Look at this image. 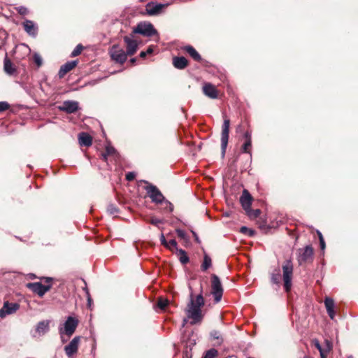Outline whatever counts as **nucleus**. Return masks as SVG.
<instances>
[{"instance_id": "obj_19", "label": "nucleus", "mask_w": 358, "mask_h": 358, "mask_svg": "<svg viewBox=\"0 0 358 358\" xmlns=\"http://www.w3.org/2000/svg\"><path fill=\"white\" fill-rule=\"evenodd\" d=\"M24 31L30 36L35 37L37 35L38 27L31 20H25L22 23Z\"/></svg>"}, {"instance_id": "obj_15", "label": "nucleus", "mask_w": 358, "mask_h": 358, "mask_svg": "<svg viewBox=\"0 0 358 358\" xmlns=\"http://www.w3.org/2000/svg\"><path fill=\"white\" fill-rule=\"evenodd\" d=\"M167 6L168 4L150 2L146 5V11L150 15H155L160 13Z\"/></svg>"}, {"instance_id": "obj_16", "label": "nucleus", "mask_w": 358, "mask_h": 358, "mask_svg": "<svg viewBox=\"0 0 358 358\" xmlns=\"http://www.w3.org/2000/svg\"><path fill=\"white\" fill-rule=\"evenodd\" d=\"M59 110L67 113H73L78 110V103L75 101H65L58 107Z\"/></svg>"}, {"instance_id": "obj_42", "label": "nucleus", "mask_w": 358, "mask_h": 358, "mask_svg": "<svg viewBox=\"0 0 358 358\" xmlns=\"http://www.w3.org/2000/svg\"><path fill=\"white\" fill-rule=\"evenodd\" d=\"M241 232H242L243 234H248L250 236H252L254 234L253 231L251 229H249L246 227H242L241 228Z\"/></svg>"}, {"instance_id": "obj_17", "label": "nucleus", "mask_w": 358, "mask_h": 358, "mask_svg": "<svg viewBox=\"0 0 358 358\" xmlns=\"http://www.w3.org/2000/svg\"><path fill=\"white\" fill-rule=\"evenodd\" d=\"M252 198L247 189L243 191L242 195L240 197V202L243 208L248 212L250 210Z\"/></svg>"}, {"instance_id": "obj_50", "label": "nucleus", "mask_w": 358, "mask_h": 358, "mask_svg": "<svg viewBox=\"0 0 358 358\" xmlns=\"http://www.w3.org/2000/svg\"><path fill=\"white\" fill-rule=\"evenodd\" d=\"M192 233L193 234V236H194V238H195V241H196L197 243H199V242H200V241H199V237H198L197 234H196L194 231H192Z\"/></svg>"}, {"instance_id": "obj_48", "label": "nucleus", "mask_w": 358, "mask_h": 358, "mask_svg": "<svg viewBox=\"0 0 358 358\" xmlns=\"http://www.w3.org/2000/svg\"><path fill=\"white\" fill-rule=\"evenodd\" d=\"M87 298L88 306L90 307L92 300L90 297L89 290H87Z\"/></svg>"}, {"instance_id": "obj_51", "label": "nucleus", "mask_w": 358, "mask_h": 358, "mask_svg": "<svg viewBox=\"0 0 358 358\" xmlns=\"http://www.w3.org/2000/svg\"><path fill=\"white\" fill-rule=\"evenodd\" d=\"M152 52H153V49H152V47H149L148 48V50L145 51V52H147V55L148 54H151V53H152Z\"/></svg>"}, {"instance_id": "obj_25", "label": "nucleus", "mask_w": 358, "mask_h": 358, "mask_svg": "<svg viewBox=\"0 0 358 358\" xmlns=\"http://www.w3.org/2000/svg\"><path fill=\"white\" fill-rule=\"evenodd\" d=\"M245 141L242 146V152L245 153H250V148L252 146L251 134L246 131L244 134Z\"/></svg>"}, {"instance_id": "obj_28", "label": "nucleus", "mask_w": 358, "mask_h": 358, "mask_svg": "<svg viewBox=\"0 0 358 358\" xmlns=\"http://www.w3.org/2000/svg\"><path fill=\"white\" fill-rule=\"evenodd\" d=\"M280 280H281V275L280 273V270L275 269L271 274V281L272 282V283L279 285L280 283Z\"/></svg>"}, {"instance_id": "obj_55", "label": "nucleus", "mask_w": 358, "mask_h": 358, "mask_svg": "<svg viewBox=\"0 0 358 358\" xmlns=\"http://www.w3.org/2000/svg\"><path fill=\"white\" fill-rule=\"evenodd\" d=\"M186 323H187V319H186V318H185V319L183 320L182 327H184V326L185 325V324H186Z\"/></svg>"}, {"instance_id": "obj_14", "label": "nucleus", "mask_w": 358, "mask_h": 358, "mask_svg": "<svg viewBox=\"0 0 358 358\" xmlns=\"http://www.w3.org/2000/svg\"><path fill=\"white\" fill-rule=\"evenodd\" d=\"M19 308L20 306L17 303L5 302L3 308L0 310V317L3 318L7 315L13 314L15 313Z\"/></svg>"}, {"instance_id": "obj_6", "label": "nucleus", "mask_w": 358, "mask_h": 358, "mask_svg": "<svg viewBox=\"0 0 358 358\" xmlns=\"http://www.w3.org/2000/svg\"><path fill=\"white\" fill-rule=\"evenodd\" d=\"M111 59L117 63L124 64L129 55L119 45H113L109 50Z\"/></svg>"}, {"instance_id": "obj_44", "label": "nucleus", "mask_w": 358, "mask_h": 358, "mask_svg": "<svg viewBox=\"0 0 358 358\" xmlns=\"http://www.w3.org/2000/svg\"><path fill=\"white\" fill-rule=\"evenodd\" d=\"M150 223L153 225H158L159 224L162 223V221L158 218H152L150 220Z\"/></svg>"}, {"instance_id": "obj_10", "label": "nucleus", "mask_w": 358, "mask_h": 358, "mask_svg": "<svg viewBox=\"0 0 358 358\" xmlns=\"http://www.w3.org/2000/svg\"><path fill=\"white\" fill-rule=\"evenodd\" d=\"M123 39L126 45L127 54L129 56L134 55L138 49V42L135 39V35L131 33L130 35L124 36Z\"/></svg>"}, {"instance_id": "obj_11", "label": "nucleus", "mask_w": 358, "mask_h": 358, "mask_svg": "<svg viewBox=\"0 0 358 358\" xmlns=\"http://www.w3.org/2000/svg\"><path fill=\"white\" fill-rule=\"evenodd\" d=\"M298 252V262L300 265L313 259V249L310 245H307L303 249H299Z\"/></svg>"}, {"instance_id": "obj_49", "label": "nucleus", "mask_w": 358, "mask_h": 358, "mask_svg": "<svg viewBox=\"0 0 358 358\" xmlns=\"http://www.w3.org/2000/svg\"><path fill=\"white\" fill-rule=\"evenodd\" d=\"M320 248H321V250H324L325 248V243H324V240L323 238H321V241H320Z\"/></svg>"}, {"instance_id": "obj_37", "label": "nucleus", "mask_w": 358, "mask_h": 358, "mask_svg": "<svg viewBox=\"0 0 358 358\" xmlns=\"http://www.w3.org/2000/svg\"><path fill=\"white\" fill-rule=\"evenodd\" d=\"M107 211L110 215H114L118 213V208L113 204H110L108 206Z\"/></svg>"}, {"instance_id": "obj_8", "label": "nucleus", "mask_w": 358, "mask_h": 358, "mask_svg": "<svg viewBox=\"0 0 358 358\" xmlns=\"http://www.w3.org/2000/svg\"><path fill=\"white\" fill-rule=\"evenodd\" d=\"M229 127H230V120L228 118H224L223 124L222 126V133H221V150H222V157H224L225 155L227 144H228Z\"/></svg>"}, {"instance_id": "obj_20", "label": "nucleus", "mask_w": 358, "mask_h": 358, "mask_svg": "<svg viewBox=\"0 0 358 358\" xmlns=\"http://www.w3.org/2000/svg\"><path fill=\"white\" fill-rule=\"evenodd\" d=\"M3 70L5 73L9 76H13L17 72L15 66L13 64L7 55H6L3 59Z\"/></svg>"}, {"instance_id": "obj_39", "label": "nucleus", "mask_w": 358, "mask_h": 358, "mask_svg": "<svg viewBox=\"0 0 358 358\" xmlns=\"http://www.w3.org/2000/svg\"><path fill=\"white\" fill-rule=\"evenodd\" d=\"M10 107V105L6 101H1L0 102V112L5 111L8 110Z\"/></svg>"}, {"instance_id": "obj_35", "label": "nucleus", "mask_w": 358, "mask_h": 358, "mask_svg": "<svg viewBox=\"0 0 358 358\" xmlns=\"http://www.w3.org/2000/svg\"><path fill=\"white\" fill-rule=\"evenodd\" d=\"M166 248H169L170 250H176L178 251V250H179L178 248V243L174 239L170 240L168 242V246H166Z\"/></svg>"}, {"instance_id": "obj_22", "label": "nucleus", "mask_w": 358, "mask_h": 358, "mask_svg": "<svg viewBox=\"0 0 358 358\" xmlns=\"http://www.w3.org/2000/svg\"><path fill=\"white\" fill-rule=\"evenodd\" d=\"M324 305L327 311V313L331 320L334 319L336 313L334 311V301L332 299L326 297L324 299Z\"/></svg>"}, {"instance_id": "obj_45", "label": "nucleus", "mask_w": 358, "mask_h": 358, "mask_svg": "<svg viewBox=\"0 0 358 358\" xmlns=\"http://www.w3.org/2000/svg\"><path fill=\"white\" fill-rule=\"evenodd\" d=\"M210 336L213 339H220V333L216 331H212L210 333Z\"/></svg>"}, {"instance_id": "obj_9", "label": "nucleus", "mask_w": 358, "mask_h": 358, "mask_svg": "<svg viewBox=\"0 0 358 358\" xmlns=\"http://www.w3.org/2000/svg\"><path fill=\"white\" fill-rule=\"evenodd\" d=\"M145 189L153 203H161L164 201V196L156 186L150 184L145 187Z\"/></svg>"}, {"instance_id": "obj_4", "label": "nucleus", "mask_w": 358, "mask_h": 358, "mask_svg": "<svg viewBox=\"0 0 358 358\" xmlns=\"http://www.w3.org/2000/svg\"><path fill=\"white\" fill-rule=\"evenodd\" d=\"M211 294L215 303L221 301L223 294V288L221 281L217 275L213 274L211 276Z\"/></svg>"}, {"instance_id": "obj_12", "label": "nucleus", "mask_w": 358, "mask_h": 358, "mask_svg": "<svg viewBox=\"0 0 358 358\" xmlns=\"http://www.w3.org/2000/svg\"><path fill=\"white\" fill-rule=\"evenodd\" d=\"M80 338V336H75L70 343L64 347L65 353L69 357H71L78 352Z\"/></svg>"}, {"instance_id": "obj_52", "label": "nucleus", "mask_w": 358, "mask_h": 358, "mask_svg": "<svg viewBox=\"0 0 358 358\" xmlns=\"http://www.w3.org/2000/svg\"><path fill=\"white\" fill-rule=\"evenodd\" d=\"M146 55H147V52H145V51H142L140 53V57L141 58H145Z\"/></svg>"}, {"instance_id": "obj_18", "label": "nucleus", "mask_w": 358, "mask_h": 358, "mask_svg": "<svg viewBox=\"0 0 358 358\" xmlns=\"http://www.w3.org/2000/svg\"><path fill=\"white\" fill-rule=\"evenodd\" d=\"M203 92L206 96L210 99H217L218 96L217 90L210 83H207L203 85Z\"/></svg>"}, {"instance_id": "obj_3", "label": "nucleus", "mask_w": 358, "mask_h": 358, "mask_svg": "<svg viewBox=\"0 0 358 358\" xmlns=\"http://www.w3.org/2000/svg\"><path fill=\"white\" fill-rule=\"evenodd\" d=\"M78 320L73 317L69 316L67 317L64 324V327H59V329L62 343L66 341L64 338V335L67 336L68 338H70L74 334L78 325Z\"/></svg>"}, {"instance_id": "obj_13", "label": "nucleus", "mask_w": 358, "mask_h": 358, "mask_svg": "<svg viewBox=\"0 0 358 358\" xmlns=\"http://www.w3.org/2000/svg\"><path fill=\"white\" fill-rule=\"evenodd\" d=\"M50 320H43L39 322L36 327L33 337H40L47 334L50 330Z\"/></svg>"}, {"instance_id": "obj_21", "label": "nucleus", "mask_w": 358, "mask_h": 358, "mask_svg": "<svg viewBox=\"0 0 358 358\" xmlns=\"http://www.w3.org/2000/svg\"><path fill=\"white\" fill-rule=\"evenodd\" d=\"M77 64V61H71L62 65L58 73L59 77L60 78H63L68 72L75 68Z\"/></svg>"}, {"instance_id": "obj_26", "label": "nucleus", "mask_w": 358, "mask_h": 358, "mask_svg": "<svg viewBox=\"0 0 358 358\" xmlns=\"http://www.w3.org/2000/svg\"><path fill=\"white\" fill-rule=\"evenodd\" d=\"M185 50L195 61L199 62L201 60V55L192 46H186Z\"/></svg>"}, {"instance_id": "obj_30", "label": "nucleus", "mask_w": 358, "mask_h": 358, "mask_svg": "<svg viewBox=\"0 0 358 358\" xmlns=\"http://www.w3.org/2000/svg\"><path fill=\"white\" fill-rule=\"evenodd\" d=\"M217 355V350L212 348L208 350L202 358H215Z\"/></svg>"}, {"instance_id": "obj_47", "label": "nucleus", "mask_w": 358, "mask_h": 358, "mask_svg": "<svg viewBox=\"0 0 358 358\" xmlns=\"http://www.w3.org/2000/svg\"><path fill=\"white\" fill-rule=\"evenodd\" d=\"M313 343H314L315 346L316 347V348H317L319 351H321V350H323V349L322 348L321 345L320 344V342H319L317 340H314V341H313Z\"/></svg>"}, {"instance_id": "obj_1", "label": "nucleus", "mask_w": 358, "mask_h": 358, "mask_svg": "<svg viewBox=\"0 0 358 358\" xmlns=\"http://www.w3.org/2000/svg\"><path fill=\"white\" fill-rule=\"evenodd\" d=\"M205 301L201 294L194 297L190 295V299L185 309V313L188 319L190 320L192 325L201 323L203 318L201 308L204 306Z\"/></svg>"}, {"instance_id": "obj_24", "label": "nucleus", "mask_w": 358, "mask_h": 358, "mask_svg": "<svg viewBox=\"0 0 358 358\" xmlns=\"http://www.w3.org/2000/svg\"><path fill=\"white\" fill-rule=\"evenodd\" d=\"M173 66L178 69H183L187 65V60L184 57H176L173 59Z\"/></svg>"}, {"instance_id": "obj_40", "label": "nucleus", "mask_w": 358, "mask_h": 358, "mask_svg": "<svg viewBox=\"0 0 358 358\" xmlns=\"http://www.w3.org/2000/svg\"><path fill=\"white\" fill-rule=\"evenodd\" d=\"M176 233L178 237H180L182 239L186 240L187 238V234L184 230L178 229H176Z\"/></svg>"}, {"instance_id": "obj_36", "label": "nucleus", "mask_w": 358, "mask_h": 358, "mask_svg": "<svg viewBox=\"0 0 358 358\" xmlns=\"http://www.w3.org/2000/svg\"><path fill=\"white\" fill-rule=\"evenodd\" d=\"M169 304V301L164 299H159L157 302V306L162 309L164 310Z\"/></svg>"}, {"instance_id": "obj_29", "label": "nucleus", "mask_w": 358, "mask_h": 358, "mask_svg": "<svg viewBox=\"0 0 358 358\" xmlns=\"http://www.w3.org/2000/svg\"><path fill=\"white\" fill-rule=\"evenodd\" d=\"M179 255V260L182 264H186L189 262V257L186 253V252L182 249H179L177 251Z\"/></svg>"}, {"instance_id": "obj_56", "label": "nucleus", "mask_w": 358, "mask_h": 358, "mask_svg": "<svg viewBox=\"0 0 358 358\" xmlns=\"http://www.w3.org/2000/svg\"><path fill=\"white\" fill-rule=\"evenodd\" d=\"M131 62L132 63H134V62H136V59H135V58H132V59H131Z\"/></svg>"}, {"instance_id": "obj_31", "label": "nucleus", "mask_w": 358, "mask_h": 358, "mask_svg": "<svg viewBox=\"0 0 358 358\" xmlns=\"http://www.w3.org/2000/svg\"><path fill=\"white\" fill-rule=\"evenodd\" d=\"M33 59L37 67L39 68L43 64V59L38 53L35 52L33 55Z\"/></svg>"}, {"instance_id": "obj_57", "label": "nucleus", "mask_w": 358, "mask_h": 358, "mask_svg": "<svg viewBox=\"0 0 358 358\" xmlns=\"http://www.w3.org/2000/svg\"><path fill=\"white\" fill-rule=\"evenodd\" d=\"M84 290H85V293L87 294V290H88L87 287H85L84 288Z\"/></svg>"}, {"instance_id": "obj_5", "label": "nucleus", "mask_w": 358, "mask_h": 358, "mask_svg": "<svg viewBox=\"0 0 358 358\" xmlns=\"http://www.w3.org/2000/svg\"><path fill=\"white\" fill-rule=\"evenodd\" d=\"M51 281L52 278H46L45 282L48 283V285H43L40 282H30L27 284V287L29 288L33 292L37 294L40 297H42L50 289Z\"/></svg>"}, {"instance_id": "obj_38", "label": "nucleus", "mask_w": 358, "mask_h": 358, "mask_svg": "<svg viewBox=\"0 0 358 358\" xmlns=\"http://www.w3.org/2000/svg\"><path fill=\"white\" fill-rule=\"evenodd\" d=\"M247 214L250 216V217H257L260 213H261V211L259 209H256V210H248V212H246Z\"/></svg>"}, {"instance_id": "obj_27", "label": "nucleus", "mask_w": 358, "mask_h": 358, "mask_svg": "<svg viewBox=\"0 0 358 358\" xmlns=\"http://www.w3.org/2000/svg\"><path fill=\"white\" fill-rule=\"evenodd\" d=\"M211 266H212L211 258L207 254H205L203 256V261L201 266V269L203 271H205L207 269H208Z\"/></svg>"}, {"instance_id": "obj_53", "label": "nucleus", "mask_w": 358, "mask_h": 358, "mask_svg": "<svg viewBox=\"0 0 358 358\" xmlns=\"http://www.w3.org/2000/svg\"><path fill=\"white\" fill-rule=\"evenodd\" d=\"M320 353L321 358H326V355L323 350L320 351Z\"/></svg>"}, {"instance_id": "obj_33", "label": "nucleus", "mask_w": 358, "mask_h": 358, "mask_svg": "<svg viewBox=\"0 0 358 358\" xmlns=\"http://www.w3.org/2000/svg\"><path fill=\"white\" fill-rule=\"evenodd\" d=\"M115 152V149L112 147H107L106 148V152L105 153H102L101 154V157H102V159L104 160V161H106L107 160V157L113 154Z\"/></svg>"}, {"instance_id": "obj_7", "label": "nucleus", "mask_w": 358, "mask_h": 358, "mask_svg": "<svg viewBox=\"0 0 358 358\" xmlns=\"http://www.w3.org/2000/svg\"><path fill=\"white\" fill-rule=\"evenodd\" d=\"M132 34L134 35L136 34H140L145 36H152L155 34H157V31L151 23L141 22L134 28Z\"/></svg>"}, {"instance_id": "obj_41", "label": "nucleus", "mask_w": 358, "mask_h": 358, "mask_svg": "<svg viewBox=\"0 0 358 358\" xmlns=\"http://www.w3.org/2000/svg\"><path fill=\"white\" fill-rule=\"evenodd\" d=\"M16 9L17 12L22 15H25L29 13L28 9L24 6H19Z\"/></svg>"}, {"instance_id": "obj_2", "label": "nucleus", "mask_w": 358, "mask_h": 358, "mask_svg": "<svg viewBox=\"0 0 358 358\" xmlns=\"http://www.w3.org/2000/svg\"><path fill=\"white\" fill-rule=\"evenodd\" d=\"M282 280L284 282V288L287 292H289L292 287V280L293 277L294 266L290 259H286L282 265Z\"/></svg>"}, {"instance_id": "obj_32", "label": "nucleus", "mask_w": 358, "mask_h": 358, "mask_svg": "<svg viewBox=\"0 0 358 358\" xmlns=\"http://www.w3.org/2000/svg\"><path fill=\"white\" fill-rule=\"evenodd\" d=\"M161 203L164 206V210L168 212H172L173 210V206L169 201L164 199Z\"/></svg>"}, {"instance_id": "obj_34", "label": "nucleus", "mask_w": 358, "mask_h": 358, "mask_svg": "<svg viewBox=\"0 0 358 358\" xmlns=\"http://www.w3.org/2000/svg\"><path fill=\"white\" fill-rule=\"evenodd\" d=\"M83 50V46L81 44H78L75 49L72 51L71 56L74 57L79 55L82 50Z\"/></svg>"}, {"instance_id": "obj_46", "label": "nucleus", "mask_w": 358, "mask_h": 358, "mask_svg": "<svg viewBox=\"0 0 358 358\" xmlns=\"http://www.w3.org/2000/svg\"><path fill=\"white\" fill-rule=\"evenodd\" d=\"M160 241H161L162 245H163L164 246H165V247L168 246V242L166 241L163 234H161Z\"/></svg>"}, {"instance_id": "obj_43", "label": "nucleus", "mask_w": 358, "mask_h": 358, "mask_svg": "<svg viewBox=\"0 0 358 358\" xmlns=\"http://www.w3.org/2000/svg\"><path fill=\"white\" fill-rule=\"evenodd\" d=\"M135 177H136V173L134 172H129L126 175V179L128 181L133 180L135 178Z\"/></svg>"}, {"instance_id": "obj_54", "label": "nucleus", "mask_w": 358, "mask_h": 358, "mask_svg": "<svg viewBox=\"0 0 358 358\" xmlns=\"http://www.w3.org/2000/svg\"><path fill=\"white\" fill-rule=\"evenodd\" d=\"M317 234H318L320 241H321V238H323L322 233L320 231H317Z\"/></svg>"}, {"instance_id": "obj_23", "label": "nucleus", "mask_w": 358, "mask_h": 358, "mask_svg": "<svg viewBox=\"0 0 358 358\" xmlns=\"http://www.w3.org/2000/svg\"><path fill=\"white\" fill-rule=\"evenodd\" d=\"M78 141L80 145L83 146L88 147L92 143V138L90 135L85 132H82L79 134Z\"/></svg>"}]
</instances>
